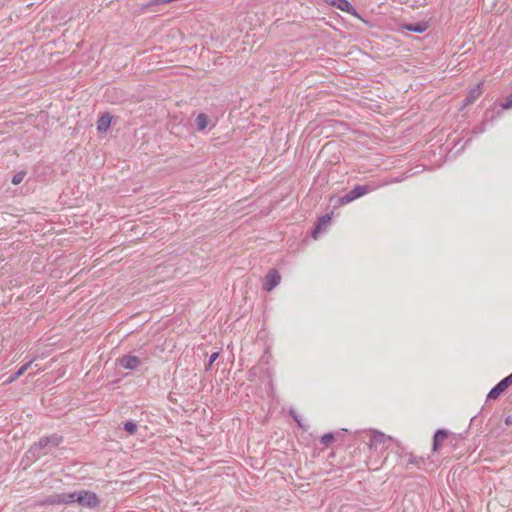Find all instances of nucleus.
<instances>
[{
	"instance_id": "1",
	"label": "nucleus",
	"mask_w": 512,
	"mask_h": 512,
	"mask_svg": "<svg viewBox=\"0 0 512 512\" xmlns=\"http://www.w3.org/2000/svg\"><path fill=\"white\" fill-rule=\"evenodd\" d=\"M359 441L364 442L362 465L369 470L380 469L388 461L383 453L394 450V439L376 430L354 431V445Z\"/></svg>"
},
{
	"instance_id": "2",
	"label": "nucleus",
	"mask_w": 512,
	"mask_h": 512,
	"mask_svg": "<svg viewBox=\"0 0 512 512\" xmlns=\"http://www.w3.org/2000/svg\"><path fill=\"white\" fill-rule=\"evenodd\" d=\"M78 502L80 505L88 508H94L99 504L97 495L90 491H80L69 494H62L54 500V503H73Z\"/></svg>"
},
{
	"instance_id": "3",
	"label": "nucleus",
	"mask_w": 512,
	"mask_h": 512,
	"mask_svg": "<svg viewBox=\"0 0 512 512\" xmlns=\"http://www.w3.org/2000/svg\"><path fill=\"white\" fill-rule=\"evenodd\" d=\"M512 385V373L499 381L488 393L487 400L497 399L509 386Z\"/></svg>"
},
{
	"instance_id": "4",
	"label": "nucleus",
	"mask_w": 512,
	"mask_h": 512,
	"mask_svg": "<svg viewBox=\"0 0 512 512\" xmlns=\"http://www.w3.org/2000/svg\"><path fill=\"white\" fill-rule=\"evenodd\" d=\"M281 281V276L276 269H271L265 276L263 287L267 291L273 290Z\"/></svg>"
},
{
	"instance_id": "5",
	"label": "nucleus",
	"mask_w": 512,
	"mask_h": 512,
	"mask_svg": "<svg viewBox=\"0 0 512 512\" xmlns=\"http://www.w3.org/2000/svg\"><path fill=\"white\" fill-rule=\"evenodd\" d=\"M119 365L124 369L134 370L141 364V360L137 356L126 355L118 359Z\"/></svg>"
},
{
	"instance_id": "6",
	"label": "nucleus",
	"mask_w": 512,
	"mask_h": 512,
	"mask_svg": "<svg viewBox=\"0 0 512 512\" xmlns=\"http://www.w3.org/2000/svg\"><path fill=\"white\" fill-rule=\"evenodd\" d=\"M450 435V432L445 429H438L433 436V443H432V451L437 452L440 448V445L448 439Z\"/></svg>"
},
{
	"instance_id": "7",
	"label": "nucleus",
	"mask_w": 512,
	"mask_h": 512,
	"mask_svg": "<svg viewBox=\"0 0 512 512\" xmlns=\"http://www.w3.org/2000/svg\"><path fill=\"white\" fill-rule=\"evenodd\" d=\"M377 188L378 185L374 182L363 185H354V200L376 190Z\"/></svg>"
},
{
	"instance_id": "8",
	"label": "nucleus",
	"mask_w": 512,
	"mask_h": 512,
	"mask_svg": "<svg viewBox=\"0 0 512 512\" xmlns=\"http://www.w3.org/2000/svg\"><path fill=\"white\" fill-rule=\"evenodd\" d=\"M331 222V216L325 215L321 217L318 221V224L316 225L314 231L312 232L313 239L317 240L319 238L320 233L325 231Z\"/></svg>"
},
{
	"instance_id": "9",
	"label": "nucleus",
	"mask_w": 512,
	"mask_h": 512,
	"mask_svg": "<svg viewBox=\"0 0 512 512\" xmlns=\"http://www.w3.org/2000/svg\"><path fill=\"white\" fill-rule=\"evenodd\" d=\"M403 30H407L414 33H423L429 28L428 22L420 21L417 23H407L401 26Z\"/></svg>"
},
{
	"instance_id": "10",
	"label": "nucleus",
	"mask_w": 512,
	"mask_h": 512,
	"mask_svg": "<svg viewBox=\"0 0 512 512\" xmlns=\"http://www.w3.org/2000/svg\"><path fill=\"white\" fill-rule=\"evenodd\" d=\"M111 122L112 117L108 113L103 114L97 121V130L102 133L106 132L109 129Z\"/></svg>"
},
{
	"instance_id": "11",
	"label": "nucleus",
	"mask_w": 512,
	"mask_h": 512,
	"mask_svg": "<svg viewBox=\"0 0 512 512\" xmlns=\"http://www.w3.org/2000/svg\"><path fill=\"white\" fill-rule=\"evenodd\" d=\"M327 4L337 7L341 11L350 12L351 4L347 0H324Z\"/></svg>"
},
{
	"instance_id": "12",
	"label": "nucleus",
	"mask_w": 512,
	"mask_h": 512,
	"mask_svg": "<svg viewBox=\"0 0 512 512\" xmlns=\"http://www.w3.org/2000/svg\"><path fill=\"white\" fill-rule=\"evenodd\" d=\"M482 94V83H478L468 92V102H475Z\"/></svg>"
},
{
	"instance_id": "13",
	"label": "nucleus",
	"mask_w": 512,
	"mask_h": 512,
	"mask_svg": "<svg viewBox=\"0 0 512 512\" xmlns=\"http://www.w3.org/2000/svg\"><path fill=\"white\" fill-rule=\"evenodd\" d=\"M363 448H364V442L362 441H359L358 443H356L354 445V460L356 459L357 463L359 465L362 464V459L364 457V451H363Z\"/></svg>"
},
{
	"instance_id": "14",
	"label": "nucleus",
	"mask_w": 512,
	"mask_h": 512,
	"mask_svg": "<svg viewBox=\"0 0 512 512\" xmlns=\"http://www.w3.org/2000/svg\"><path fill=\"white\" fill-rule=\"evenodd\" d=\"M208 116L204 113H200L196 118V124L199 130H204L208 126Z\"/></svg>"
},
{
	"instance_id": "15",
	"label": "nucleus",
	"mask_w": 512,
	"mask_h": 512,
	"mask_svg": "<svg viewBox=\"0 0 512 512\" xmlns=\"http://www.w3.org/2000/svg\"><path fill=\"white\" fill-rule=\"evenodd\" d=\"M30 364H31V363H27V364L23 365V366H22V367H21V368L16 372V374H15L13 377H11V378L7 381V383H12V382H13V381H15L16 379H18L20 376H22V375L27 371V369L29 368Z\"/></svg>"
},
{
	"instance_id": "16",
	"label": "nucleus",
	"mask_w": 512,
	"mask_h": 512,
	"mask_svg": "<svg viewBox=\"0 0 512 512\" xmlns=\"http://www.w3.org/2000/svg\"><path fill=\"white\" fill-rule=\"evenodd\" d=\"M409 458H408V462L409 464H413V465H416L418 467H420L423 463H424V458L423 457H417V456H414L413 454H408Z\"/></svg>"
},
{
	"instance_id": "17",
	"label": "nucleus",
	"mask_w": 512,
	"mask_h": 512,
	"mask_svg": "<svg viewBox=\"0 0 512 512\" xmlns=\"http://www.w3.org/2000/svg\"><path fill=\"white\" fill-rule=\"evenodd\" d=\"M124 429L131 435L135 434L137 431V425L133 422H126L124 424Z\"/></svg>"
},
{
	"instance_id": "18",
	"label": "nucleus",
	"mask_w": 512,
	"mask_h": 512,
	"mask_svg": "<svg viewBox=\"0 0 512 512\" xmlns=\"http://www.w3.org/2000/svg\"><path fill=\"white\" fill-rule=\"evenodd\" d=\"M352 200V197L350 196V194H346L345 196H343L342 198H337V199H331V202H335V203H340V204H348L350 201ZM336 206V204H334V207Z\"/></svg>"
},
{
	"instance_id": "19",
	"label": "nucleus",
	"mask_w": 512,
	"mask_h": 512,
	"mask_svg": "<svg viewBox=\"0 0 512 512\" xmlns=\"http://www.w3.org/2000/svg\"><path fill=\"white\" fill-rule=\"evenodd\" d=\"M501 107L502 109L504 110H508V109H511L512 108V93L509 94L505 101L503 103H501Z\"/></svg>"
},
{
	"instance_id": "20",
	"label": "nucleus",
	"mask_w": 512,
	"mask_h": 512,
	"mask_svg": "<svg viewBox=\"0 0 512 512\" xmlns=\"http://www.w3.org/2000/svg\"><path fill=\"white\" fill-rule=\"evenodd\" d=\"M24 176H25V173H24V172H19V173H17L16 175H14V176H13V178H12V183H13L14 185H18V184H20V183L23 181Z\"/></svg>"
},
{
	"instance_id": "21",
	"label": "nucleus",
	"mask_w": 512,
	"mask_h": 512,
	"mask_svg": "<svg viewBox=\"0 0 512 512\" xmlns=\"http://www.w3.org/2000/svg\"><path fill=\"white\" fill-rule=\"evenodd\" d=\"M333 440V436L331 434H326L322 437L321 442L324 445H329L331 441Z\"/></svg>"
},
{
	"instance_id": "22",
	"label": "nucleus",
	"mask_w": 512,
	"mask_h": 512,
	"mask_svg": "<svg viewBox=\"0 0 512 512\" xmlns=\"http://www.w3.org/2000/svg\"><path fill=\"white\" fill-rule=\"evenodd\" d=\"M218 357H219V353L218 352H215V353L211 354L210 361H209V367H211V365L214 363V361H216V359Z\"/></svg>"
},
{
	"instance_id": "23",
	"label": "nucleus",
	"mask_w": 512,
	"mask_h": 512,
	"mask_svg": "<svg viewBox=\"0 0 512 512\" xmlns=\"http://www.w3.org/2000/svg\"><path fill=\"white\" fill-rule=\"evenodd\" d=\"M470 104H472V102H468V97L466 96V98L463 100V103H462V106H461V109L469 106Z\"/></svg>"
},
{
	"instance_id": "24",
	"label": "nucleus",
	"mask_w": 512,
	"mask_h": 512,
	"mask_svg": "<svg viewBox=\"0 0 512 512\" xmlns=\"http://www.w3.org/2000/svg\"><path fill=\"white\" fill-rule=\"evenodd\" d=\"M353 15L354 17L360 19L361 21H363L365 24H368V22L366 20H364L358 13L357 11L354 9V12H353Z\"/></svg>"
},
{
	"instance_id": "25",
	"label": "nucleus",
	"mask_w": 512,
	"mask_h": 512,
	"mask_svg": "<svg viewBox=\"0 0 512 512\" xmlns=\"http://www.w3.org/2000/svg\"><path fill=\"white\" fill-rule=\"evenodd\" d=\"M505 424L506 425H511L512 424V416L509 415L505 418Z\"/></svg>"
},
{
	"instance_id": "26",
	"label": "nucleus",
	"mask_w": 512,
	"mask_h": 512,
	"mask_svg": "<svg viewBox=\"0 0 512 512\" xmlns=\"http://www.w3.org/2000/svg\"><path fill=\"white\" fill-rule=\"evenodd\" d=\"M353 134H354V140H355L356 136L359 134V131L354 129Z\"/></svg>"
}]
</instances>
